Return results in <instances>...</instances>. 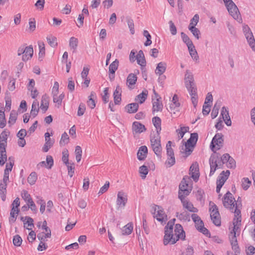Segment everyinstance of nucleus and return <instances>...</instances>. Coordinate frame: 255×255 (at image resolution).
Instances as JSON below:
<instances>
[{"instance_id": "obj_1", "label": "nucleus", "mask_w": 255, "mask_h": 255, "mask_svg": "<svg viewBox=\"0 0 255 255\" xmlns=\"http://www.w3.org/2000/svg\"><path fill=\"white\" fill-rule=\"evenodd\" d=\"M175 221V219L170 220L165 227L163 244L165 246L169 243L174 244L179 239L185 240V233L181 225H175L173 233V227Z\"/></svg>"}, {"instance_id": "obj_2", "label": "nucleus", "mask_w": 255, "mask_h": 255, "mask_svg": "<svg viewBox=\"0 0 255 255\" xmlns=\"http://www.w3.org/2000/svg\"><path fill=\"white\" fill-rule=\"evenodd\" d=\"M230 155L228 153L224 154L221 157L219 153L212 154L209 159L210 166L209 176L213 175L217 169L222 168L224 164L228 162V159L230 158Z\"/></svg>"}, {"instance_id": "obj_3", "label": "nucleus", "mask_w": 255, "mask_h": 255, "mask_svg": "<svg viewBox=\"0 0 255 255\" xmlns=\"http://www.w3.org/2000/svg\"><path fill=\"white\" fill-rule=\"evenodd\" d=\"M238 201L237 202H236L232 194L229 191L225 194L223 200L224 206L229 209L232 213L234 212L236 207L237 209H239V204H238Z\"/></svg>"}, {"instance_id": "obj_4", "label": "nucleus", "mask_w": 255, "mask_h": 255, "mask_svg": "<svg viewBox=\"0 0 255 255\" xmlns=\"http://www.w3.org/2000/svg\"><path fill=\"white\" fill-rule=\"evenodd\" d=\"M198 138V134L196 132L192 133L190 138L185 142L184 146H182V149L184 150L186 156L189 155L193 151V147L196 144Z\"/></svg>"}, {"instance_id": "obj_5", "label": "nucleus", "mask_w": 255, "mask_h": 255, "mask_svg": "<svg viewBox=\"0 0 255 255\" xmlns=\"http://www.w3.org/2000/svg\"><path fill=\"white\" fill-rule=\"evenodd\" d=\"M150 144L153 151L157 156H160L162 147L159 134H156L150 139Z\"/></svg>"}, {"instance_id": "obj_6", "label": "nucleus", "mask_w": 255, "mask_h": 255, "mask_svg": "<svg viewBox=\"0 0 255 255\" xmlns=\"http://www.w3.org/2000/svg\"><path fill=\"white\" fill-rule=\"evenodd\" d=\"M191 218L195 223L196 229L201 233L204 235H208L209 231L204 227V223L201 220L200 217L196 214H193L191 215Z\"/></svg>"}, {"instance_id": "obj_7", "label": "nucleus", "mask_w": 255, "mask_h": 255, "mask_svg": "<svg viewBox=\"0 0 255 255\" xmlns=\"http://www.w3.org/2000/svg\"><path fill=\"white\" fill-rule=\"evenodd\" d=\"M223 135L221 133H217L215 134L212 139L211 143V148L212 151L215 153L214 149L216 148L217 150L220 149L223 144Z\"/></svg>"}, {"instance_id": "obj_8", "label": "nucleus", "mask_w": 255, "mask_h": 255, "mask_svg": "<svg viewBox=\"0 0 255 255\" xmlns=\"http://www.w3.org/2000/svg\"><path fill=\"white\" fill-rule=\"evenodd\" d=\"M188 184L185 177H184L179 186L178 191V198L186 197L191 192V189H188Z\"/></svg>"}, {"instance_id": "obj_9", "label": "nucleus", "mask_w": 255, "mask_h": 255, "mask_svg": "<svg viewBox=\"0 0 255 255\" xmlns=\"http://www.w3.org/2000/svg\"><path fill=\"white\" fill-rule=\"evenodd\" d=\"M239 233L240 232L232 230L229 235V240L232 250L234 251L236 254L240 253V249L238 244V241L236 237V234Z\"/></svg>"}, {"instance_id": "obj_10", "label": "nucleus", "mask_w": 255, "mask_h": 255, "mask_svg": "<svg viewBox=\"0 0 255 255\" xmlns=\"http://www.w3.org/2000/svg\"><path fill=\"white\" fill-rule=\"evenodd\" d=\"M233 213H235V217L233 221V228L232 230L240 232V226L241 225L242 221L241 211L236 207Z\"/></svg>"}, {"instance_id": "obj_11", "label": "nucleus", "mask_w": 255, "mask_h": 255, "mask_svg": "<svg viewBox=\"0 0 255 255\" xmlns=\"http://www.w3.org/2000/svg\"><path fill=\"white\" fill-rule=\"evenodd\" d=\"M227 8L230 14L235 19L237 20H241V15L239 9L233 1H230L229 4H227Z\"/></svg>"}, {"instance_id": "obj_12", "label": "nucleus", "mask_w": 255, "mask_h": 255, "mask_svg": "<svg viewBox=\"0 0 255 255\" xmlns=\"http://www.w3.org/2000/svg\"><path fill=\"white\" fill-rule=\"evenodd\" d=\"M52 94L53 96V100L54 103L58 105H61L63 99L62 94L58 96L59 94V83L55 82L52 88Z\"/></svg>"}, {"instance_id": "obj_13", "label": "nucleus", "mask_w": 255, "mask_h": 255, "mask_svg": "<svg viewBox=\"0 0 255 255\" xmlns=\"http://www.w3.org/2000/svg\"><path fill=\"white\" fill-rule=\"evenodd\" d=\"M127 195L123 192L120 191L117 195V210L123 209L127 202Z\"/></svg>"}, {"instance_id": "obj_14", "label": "nucleus", "mask_w": 255, "mask_h": 255, "mask_svg": "<svg viewBox=\"0 0 255 255\" xmlns=\"http://www.w3.org/2000/svg\"><path fill=\"white\" fill-rule=\"evenodd\" d=\"M154 211L155 212H157V214L155 216H154V217L156 218V220L161 222V223H165L167 220V216L165 214L162 207L157 205L155 206Z\"/></svg>"}, {"instance_id": "obj_15", "label": "nucleus", "mask_w": 255, "mask_h": 255, "mask_svg": "<svg viewBox=\"0 0 255 255\" xmlns=\"http://www.w3.org/2000/svg\"><path fill=\"white\" fill-rule=\"evenodd\" d=\"M186 197L179 198L184 208L187 209L188 211L192 213H197L198 211L197 208L194 207L193 204L188 200H185Z\"/></svg>"}, {"instance_id": "obj_16", "label": "nucleus", "mask_w": 255, "mask_h": 255, "mask_svg": "<svg viewBox=\"0 0 255 255\" xmlns=\"http://www.w3.org/2000/svg\"><path fill=\"white\" fill-rule=\"evenodd\" d=\"M6 143L0 142V165L2 166L6 161L7 156L6 154Z\"/></svg>"}, {"instance_id": "obj_17", "label": "nucleus", "mask_w": 255, "mask_h": 255, "mask_svg": "<svg viewBox=\"0 0 255 255\" xmlns=\"http://www.w3.org/2000/svg\"><path fill=\"white\" fill-rule=\"evenodd\" d=\"M221 115L226 125L227 126H231L232 125V121L229 116L228 108L225 107H222Z\"/></svg>"}, {"instance_id": "obj_18", "label": "nucleus", "mask_w": 255, "mask_h": 255, "mask_svg": "<svg viewBox=\"0 0 255 255\" xmlns=\"http://www.w3.org/2000/svg\"><path fill=\"white\" fill-rule=\"evenodd\" d=\"M230 174L229 170H227L226 172L223 171L219 175L217 180V185H221L223 186L226 181L228 178Z\"/></svg>"}, {"instance_id": "obj_19", "label": "nucleus", "mask_w": 255, "mask_h": 255, "mask_svg": "<svg viewBox=\"0 0 255 255\" xmlns=\"http://www.w3.org/2000/svg\"><path fill=\"white\" fill-rule=\"evenodd\" d=\"M189 171L192 178L194 181H197L199 177L198 164L197 163L192 164L190 167Z\"/></svg>"}, {"instance_id": "obj_20", "label": "nucleus", "mask_w": 255, "mask_h": 255, "mask_svg": "<svg viewBox=\"0 0 255 255\" xmlns=\"http://www.w3.org/2000/svg\"><path fill=\"white\" fill-rule=\"evenodd\" d=\"M8 182L0 180V196L3 201H5L6 195V188Z\"/></svg>"}, {"instance_id": "obj_21", "label": "nucleus", "mask_w": 255, "mask_h": 255, "mask_svg": "<svg viewBox=\"0 0 255 255\" xmlns=\"http://www.w3.org/2000/svg\"><path fill=\"white\" fill-rule=\"evenodd\" d=\"M122 92L121 87L119 85L117 86L113 94L115 105H118L121 103Z\"/></svg>"}, {"instance_id": "obj_22", "label": "nucleus", "mask_w": 255, "mask_h": 255, "mask_svg": "<svg viewBox=\"0 0 255 255\" xmlns=\"http://www.w3.org/2000/svg\"><path fill=\"white\" fill-rule=\"evenodd\" d=\"M33 49L31 45L25 47L24 53L22 56V60L26 61L30 59L33 56Z\"/></svg>"}, {"instance_id": "obj_23", "label": "nucleus", "mask_w": 255, "mask_h": 255, "mask_svg": "<svg viewBox=\"0 0 255 255\" xmlns=\"http://www.w3.org/2000/svg\"><path fill=\"white\" fill-rule=\"evenodd\" d=\"M147 148L146 146L143 145L139 147L137 153V156L139 160H143L147 156Z\"/></svg>"}, {"instance_id": "obj_24", "label": "nucleus", "mask_w": 255, "mask_h": 255, "mask_svg": "<svg viewBox=\"0 0 255 255\" xmlns=\"http://www.w3.org/2000/svg\"><path fill=\"white\" fill-rule=\"evenodd\" d=\"M132 129L135 133H141L145 131V126L142 124L134 122L132 124Z\"/></svg>"}, {"instance_id": "obj_25", "label": "nucleus", "mask_w": 255, "mask_h": 255, "mask_svg": "<svg viewBox=\"0 0 255 255\" xmlns=\"http://www.w3.org/2000/svg\"><path fill=\"white\" fill-rule=\"evenodd\" d=\"M136 60L138 64L141 67H145L146 65V60L144 57L143 52L142 50H139L136 56Z\"/></svg>"}, {"instance_id": "obj_26", "label": "nucleus", "mask_w": 255, "mask_h": 255, "mask_svg": "<svg viewBox=\"0 0 255 255\" xmlns=\"http://www.w3.org/2000/svg\"><path fill=\"white\" fill-rule=\"evenodd\" d=\"M156 98L158 96L157 94L155 93ZM163 108L162 103L159 102L158 98H157L155 101H154L152 103V113L154 114L155 112H157L161 111Z\"/></svg>"}, {"instance_id": "obj_27", "label": "nucleus", "mask_w": 255, "mask_h": 255, "mask_svg": "<svg viewBox=\"0 0 255 255\" xmlns=\"http://www.w3.org/2000/svg\"><path fill=\"white\" fill-rule=\"evenodd\" d=\"M245 37L248 42L252 48V50L255 52V39L252 32L246 33Z\"/></svg>"}, {"instance_id": "obj_28", "label": "nucleus", "mask_w": 255, "mask_h": 255, "mask_svg": "<svg viewBox=\"0 0 255 255\" xmlns=\"http://www.w3.org/2000/svg\"><path fill=\"white\" fill-rule=\"evenodd\" d=\"M137 77L135 74L133 73L129 74L127 78V85L129 88H132L137 81Z\"/></svg>"}, {"instance_id": "obj_29", "label": "nucleus", "mask_w": 255, "mask_h": 255, "mask_svg": "<svg viewBox=\"0 0 255 255\" xmlns=\"http://www.w3.org/2000/svg\"><path fill=\"white\" fill-rule=\"evenodd\" d=\"M49 107V101L46 95L42 96L40 104V109L43 113H45Z\"/></svg>"}, {"instance_id": "obj_30", "label": "nucleus", "mask_w": 255, "mask_h": 255, "mask_svg": "<svg viewBox=\"0 0 255 255\" xmlns=\"http://www.w3.org/2000/svg\"><path fill=\"white\" fill-rule=\"evenodd\" d=\"M66 153H65V160H66ZM65 165L67 167L68 174L72 177L74 173L75 165L73 163L69 162L68 159L65 160Z\"/></svg>"}, {"instance_id": "obj_31", "label": "nucleus", "mask_w": 255, "mask_h": 255, "mask_svg": "<svg viewBox=\"0 0 255 255\" xmlns=\"http://www.w3.org/2000/svg\"><path fill=\"white\" fill-rule=\"evenodd\" d=\"M184 83L185 85L187 84H190L192 83H195L193 75L192 73V72L189 70H187L186 71L184 77Z\"/></svg>"}, {"instance_id": "obj_32", "label": "nucleus", "mask_w": 255, "mask_h": 255, "mask_svg": "<svg viewBox=\"0 0 255 255\" xmlns=\"http://www.w3.org/2000/svg\"><path fill=\"white\" fill-rule=\"evenodd\" d=\"M119 61L118 59H116L109 66V73L112 75V79L115 78V74L119 67Z\"/></svg>"}, {"instance_id": "obj_33", "label": "nucleus", "mask_w": 255, "mask_h": 255, "mask_svg": "<svg viewBox=\"0 0 255 255\" xmlns=\"http://www.w3.org/2000/svg\"><path fill=\"white\" fill-rule=\"evenodd\" d=\"M139 106L136 103H131L125 107L126 111L128 113H134L138 110Z\"/></svg>"}, {"instance_id": "obj_34", "label": "nucleus", "mask_w": 255, "mask_h": 255, "mask_svg": "<svg viewBox=\"0 0 255 255\" xmlns=\"http://www.w3.org/2000/svg\"><path fill=\"white\" fill-rule=\"evenodd\" d=\"M209 211L210 212V217L212 216H220V213L218 211L217 206L212 202L209 203Z\"/></svg>"}, {"instance_id": "obj_35", "label": "nucleus", "mask_w": 255, "mask_h": 255, "mask_svg": "<svg viewBox=\"0 0 255 255\" xmlns=\"http://www.w3.org/2000/svg\"><path fill=\"white\" fill-rule=\"evenodd\" d=\"M166 69V64L165 62H161L157 64L155 69V73L161 75L165 72Z\"/></svg>"}, {"instance_id": "obj_36", "label": "nucleus", "mask_w": 255, "mask_h": 255, "mask_svg": "<svg viewBox=\"0 0 255 255\" xmlns=\"http://www.w3.org/2000/svg\"><path fill=\"white\" fill-rule=\"evenodd\" d=\"M53 159L51 155H47L46 161H42L40 163L41 166L44 165L47 168L51 169L53 165Z\"/></svg>"}, {"instance_id": "obj_37", "label": "nucleus", "mask_w": 255, "mask_h": 255, "mask_svg": "<svg viewBox=\"0 0 255 255\" xmlns=\"http://www.w3.org/2000/svg\"><path fill=\"white\" fill-rule=\"evenodd\" d=\"M152 123L156 128V134H159L161 130L160 119L158 117H155L152 119Z\"/></svg>"}, {"instance_id": "obj_38", "label": "nucleus", "mask_w": 255, "mask_h": 255, "mask_svg": "<svg viewBox=\"0 0 255 255\" xmlns=\"http://www.w3.org/2000/svg\"><path fill=\"white\" fill-rule=\"evenodd\" d=\"M38 45L39 49L38 60L41 61L45 56V45L44 43L41 41H39L38 42Z\"/></svg>"}, {"instance_id": "obj_39", "label": "nucleus", "mask_w": 255, "mask_h": 255, "mask_svg": "<svg viewBox=\"0 0 255 255\" xmlns=\"http://www.w3.org/2000/svg\"><path fill=\"white\" fill-rule=\"evenodd\" d=\"M54 142V140L53 139H51V138L45 139V143L42 148L43 151L44 152H47L49 149L53 146Z\"/></svg>"}, {"instance_id": "obj_40", "label": "nucleus", "mask_w": 255, "mask_h": 255, "mask_svg": "<svg viewBox=\"0 0 255 255\" xmlns=\"http://www.w3.org/2000/svg\"><path fill=\"white\" fill-rule=\"evenodd\" d=\"M78 40L75 37H72L69 40V46L70 49L73 51V52L76 51L78 46Z\"/></svg>"}, {"instance_id": "obj_41", "label": "nucleus", "mask_w": 255, "mask_h": 255, "mask_svg": "<svg viewBox=\"0 0 255 255\" xmlns=\"http://www.w3.org/2000/svg\"><path fill=\"white\" fill-rule=\"evenodd\" d=\"M185 87L186 88L189 95H193L195 96L196 93H197V89L195 83H192L190 84H186Z\"/></svg>"}, {"instance_id": "obj_42", "label": "nucleus", "mask_w": 255, "mask_h": 255, "mask_svg": "<svg viewBox=\"0 0 255 255\" xmlns=\"http://www.w3.org/2000/svg\"><path fill=\"white\" fill-rule=\"evenodd\" d=\"M221 104L220 102H217L215 104L211 114L212 119H215L218 116Z\"/></svg>"}, {"instance_id": "obj_43", "label": "nucleus", "mask_w": 255, "mask_h": 255, "mask_svg": "<svg viewBox=\"0 0 255 255\" xmlns=\"http://www.w3.org/2000/svg\"><path fill=\"white\" fill-rule=\"evenodd\" d=\"M147 96V91H142L141 93L136 97L135 100L136 101H138L140 104H142L146 99Z\"/></svg>"}, {"instance_id": "obj_44", "label": "nucleus", "mask_w": 255, "mask_h": 255, "mask_svg": "<svg viewBox=\"0 0 255 255\" xmlns=\"http://www.w3.org/2000/svg\"><path fill=\"white\" fill-rule=\"evenodd\" d=\"M177 217L180 220L190 221V214L186 211L182 213H177Z\"/></svg>"}, {"instance_id": "obj_45", "label": "nucleus", "mask_w": 255, "mask_h": 255, "mask_svg": "<svg viewBox=\"0 0 255 255\" xmlns=\"http://www.w3.org/2000/svg\"><path fill=\"white\" fill-rule=\"evenodd\" d=\"M189 52L190 53V55H191V57L196 60H198V53L196 51V50L195 48L194 45L193 44V45H191L189 47H188Z\"/></svg>"}, {"instance_id": "obj_46", "label": "nucleus", "mask_w": 255, "mask_h": 255, "mask_svg": "<svg viewBox=\"0 0 255 255\" xmlns=\"http://www.w3.org/2000/svg\"><path fill=\"white\" fill-rule=\"evenodd\" d=\"M37 179V174L35 172H31L27 178V182L31 185H34Z\"/></svg>"}, {"instance_id": "obj_47", "label": "nucleus", "mask_w": 255, "mask_h": 255, "mask_svg": "<svg viewBox=\"0 0 255 255\" xmlns=\"http://www.w3.org/2000/svg\"><path fill=\"white\" fill-rule=\"evenodd\" d=\"M95 96V93L94 92H92L90 95L89 96V100L87 102L88 106L91 109H94L96 106L94 98Z\"/></svg>"}, {"instance_id": "obj_48", "label": "nucleus", "mask_w": 255, "mask_h": 255, "mask_svg": "<svg viewBox=\"0 0 255 255\" xmlns=\"http://www.w3.org/2000/svg\"><path fill=\"white\" fill-rule=\"evenodd\" d=\"M133 230V226L131 224L128 223L122 229L123 235H128L130 234Z\"/></svg>"}, {"instance_id": "obj_49", "label": "nucleus", "mask_w": 255, "mask_h": 255, "mask_svg": "<svg viewBox=\"0 0 255 255\" xmlns=\"http://www.w3.org/2000/svg\"><path fill=\"white\" fill-rule=\"evenodd\" d=\"M181 36L183 41L187 45V47L193 45L192 41L187 34L182 32L181 33Z\"/></svg>"}, {"instance_id": "obj_50", "label": "nucleus", "mask_w": 255, "mask_h": 255, "mask_svg": "<svg viewBox=\"0 0 255 255\" xmlns=\"http://www.w3.org/2000/svg\"><path fill=\"white\" fill-rule=\"evenodd\" d=\"M17 114L14 111H12L10 114L9 120L8 122V124L10 125H13L17 120Z\"/></svg>"}, {"instance_id": "obj_51", "label": "nucleus", "mask_w": 255, "mask_h": 255, "mask_svg": "<svg viewBox=\"0 0 255 255\" xmlns=\"http://www.w3.org/2000/svg\"><path fill=\"white\" fill-rule=\"evenodd\" d=\"M39 104L38 102H34L32 105V108L31 110V115L35 117L37 115L39 111Z\"/></svg>"}, {"instance_id": "obj_52", "label": "nucleus", "mask_w": 255, "mask_h": 255, "mask_svg": "<svg viewBox=\"0 0 255 255\" xmlns=\"http://www.w3.org/2000/svg\"><path fill=\"white\" fill-rule=\"evenodd\" d=\"M46 39L48 44L51 47H54L57 44V38L56 37L50 35L47 36Z\"/></svg>"}, {"instance_id": "obj_53", "label": "nucleus", "mask_w": 255, "mask_h": 255, "mask_svg": "<svg viewBox=\"0 0 255 255\" xmlns=\"http://www.w3.org/2000/svg\"><path fill=\"white\" fill-rule=\"evenodd\" d=\"M9 135V132L4 129L0 134V142L7 143V139Z\"/></svg>"}, {"instance_id": "obj_54", "label": "nucleus", "mask_w": 255, "mask_h": 255, "mask_svg": "<svg viewBox=\"0 0 255 255\" xmlns=\"http://www.w3.org/2000/svg\"><path fill=\"white\" fill-rule=\"evenodd\" d=\"M172 102L173 103L170 106V109L171 110H172L173 108H178L180 106V103L178 102V98L176 95H174L173 97Z\"/></svg>"}, {"instance_id": "obj_55", "label": "nucleus", "mask_w": 255, "mask_h": 255, "mask_svg": "<svg viewBox=\"0 0 255 255\" xmlns=\"http://www.w3.org/2000/svg\"><path fill=\"white\" fill-rule=\"evenodd\" d=\"M251 181L248 178H243L242 180V186L244 190H247L251 184Z\"/></svg>"}, {"instance_id": "obj_56", "label": "nucleus", "mask_w": 255, "mask_h": 255, "mask_svg": "<svg viewBox=\"0 0 255 255\" xmlns=\"http://www.w3.org/2000/svg\"><path fill=\"white\" fill-rule=\"evenodd\" d=\"M139 172L140 174L141 178L142 179H145L148 172L147 166L145 165L141 166L139 168Z\"/></svg>"}, {"instance_id": "obj_57", "label": "nucleus", "mask_w": 255, "mask_h": 255, "mask_svg": "<svg viewBox=\"0 0 255 255\" xmlns=\"http://www.w3.org/2000/svg\"><path fill=\"white\" fill-rule=\"evenodd\" d=\"M189 30L192 32V34L197 39L200 38V30L196 27L188 26Z\"/></svg>"}, {"instance_id": "obj_58", "label": "nucleus", "mask_w": 255, "mask_h": 255, "mask_svg": "<svg viewBox=\"0 0 255 255\" xmlns=\"http://www.w3.org/2000/svg\"><path fill=\"white\" fill-rule=\"evenodd\" d=\"M18 212L19 210L18 209H16L14 207L12 208L10 213L11 218L10 221H12L13 222L15 221Z\"/></svg>"}, {"instance_id": "obj_59", "label": "nucleus", "mask_w": 255, "mask_h": 255, "mask_svg": "<svg viewBox=\"0 0 255 255\" xmlns=\"http://www.w3.org/2000/svg\"><path fill=\"white\" fill-rule=\"evenodd\" d=\"M82 150L81 147L77 145L76 146L75 148V154H76V159L77 162H79L81 159L82 157Z\"/></svg>"}, {"instance_id": "obj_60", "label": "nucleus", "mask_w": 255, "mask_h": 255, "mask_svg": "<svg viewBox=\"0 0 255 255\" xmlns=\"http://www.w3.org/2000/svg\"><path fill=\"white\" fill-rule=\"evenodd\" d=\"M171 141H168L166 144V151L168 156H174V153L173 149L171 148Z\"/></svg>"}, {"instance_id": "obj_61", "label": "nucleus", "mask_w": 255, "mask_h": 255, "mask_svg": "<svg viewBox=\"0 0 255 255\" xmlns=\"http://www.w3.org/2000/svg\"><path fill=\"white\" fill-rule=\"evenodd\" d=\"M127 21L131 34H133L134 33L133 20L131 18L128 17L127 18Z\"/></svg>"}, {"instance_id": "obj_62", "label": "nucleus", "mask_w": 255, "mask_h": 255, "mask_svg": "<svg viewBox=\"0 0 255 255\" xmlns=\"http://www.w3.org/2000/svg\"><path fill=\"white\" fill-rule=\"evenodd\" d=\"M199 15L198 14H195L193 18L191 19L189 26L195 27V26L197 24L198 22H199Z\"/></svg>"}, {"instance_id": "obj_63", "label": "nucleus", "mask_w": 255, "mask_h": 255, "mask_svg": "<svg viewBox=\"0 0 255 255\" xmlns=\"http://www.w3.org/2000/svg\"><path fill=\"white\" fill-rule=\"evenodd\" d=\"M228 161L227 162V166L228 168H235L236 167V161L232 157H231L230 156V158H229V159H228Z\"/></svg>"}, {"instance_id": "obj_64", "label": "nucleus", "mask_w": 255, "mask_h": 255, "mask_svg": "<svg viewBox=\"0 0 255 255\" xmlns=\"http://www.w3.org/2000/svg\"><path fill=\"white\" fill-rule=\"evenodd\" d=\"M22 241L21 238L18 235H16L13 237V244L14 246L19 247L21 244Z\"/></svg>"}]
</instances>
